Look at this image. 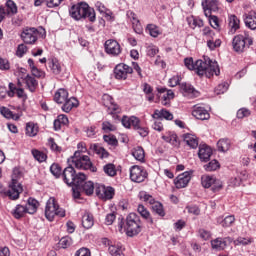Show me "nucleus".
Listing matches in <instances>:
<instances>
[{"label": "nucleus", "instance_id": "nucleus-1", "mask_svg": "<svg viewBox=\"0 0 256 256\" xmlns=\"http://www.w3.org/2000/svg\"><path fill=\"white\" fill-rule=\"evenodd\" d=\"M194 71H196L197 75L200 77L205 75V77L208 78L213 77V75H219V73H221L217 61H213L207 56H204L203 60H197L195 62Z\"/></svg>", "mask_w": 256, "mask_h": 256}, {"label": "nucleus", "instance_id": "nucleus-2", "mask_svg": "<svg viewBox=\"0 0 256 256\" xmlns=\"http://www.w3.org/2000/svg\"><path fill=\"white\" fill-rule=\"evenodd\" d=\"M70 17L75 19V21H81V19H89L90 23H95L97 17L95 14V9L89 6L85 2H80L73 5L69 10Z\"/></svg>", "mask_w": 256, "mask_h": 256}, {"label": "nucleus", "instance_id": "nucleus-3", "mask_svg": "<svg viewBox=\"0 0 256 256\" xmlns=\"http://www.w3.org/2000/svg\"><path fill=\"white\" fill-rule=\"evenodd\" d=\"M68 163L76 169H83L84 171L90 170L92 173H97V167L93 166L91 159L87 155L81 154L79 151H76L74 155L68 159Z\"/></svg>", "mask_w": 256, "mask_h": 256}, {"label": "nucleus", "instance_id": "nucleus-4", "mask_svg": "<svg viewBox=\"0 0 256 256\" xmlns=\"http://www.w3.org/2000/svg\"><path fill=\"white\" fill-rule=\"evenodd\" d=\"M124 231L128 237H135L141 233V218L135 213L127 215L124 225Z\"/></svg>", "mask_w": 256, "mask_h": 256}, {"label": "nucleus", "instance_id": "nucleus-5", "mask_svg": "<svg viewBox=\"0 0 256 256\" xmlns=\"http://www.w3.org/2000/svg\"><path fill=\"white\" fill-rule=\"evenodd\" d=\"M45 35V30L43 28L37 29L35 27H26L21 32V39L26 45H35L37 39Z\"/></svg>", "mask_w": 256, "mask_h": 256}, {"label": "nucleus", "instance_id": "nucleus-6", "mask_svg": "<svg viewBox=\"0 0 256 256\" xmlns=\"http://www.w3.org/2000/svg\"><path fill=\"white\" fill-rule=\"evenodd\" d=\"M65 217V210L59 207L57 200L51 197L46 202L45 217L48 221H53L55 217Z\"/></svg>", "mask_w": 256, "mask_h": 256}, {"label": "nucleus", "instance_id": "nucleus-7", "mask_svg": "<svg viewBox=\"0 0 256 256\" xmlns=\"http://www.w3.org/2000/svg\"><path fill=\"white\" fill-rule=\"evenodd\" d=\"M253 45V38L250 37L249 33L243 32L233 38L232 46L236 53H243L246 47Z\"/></svg>", "mask_w": 256, "mask_h": 256}, {"label": "nucleus", "instance_id": "nucleus-8", "mask_svg": "<svg viewBox=\"0 0 256 256\" xmlns=\"http://www.w3.org/2000/svg\"><path fill=\"white\" fill-rule=\"evenodd\" d=\"M21 193H23V186L21 185V183H19V180H17V176H13L12 182L9 184V188L5 192V194L12 201H17Z\"/></svg>", "mask_w": 256, "mask_h": 256}, {"label": "nucleus", "instance_id": "nucleus-9", "mask_svg": "<svg viewBox=\"0 0 256 256\" xmlns=\"http://www.w3.org/2000/svg\"><path fill=\"white\" fill-rule=\"evenodd\" d=\"M201 184L205 189H209V187H212V191L214 193L223 189V182L215 178V176L211 175H203L201 177Z\"/></svg>", "mask_w": 256, "mask_h": 256}, {"label": "nucleus", "instance_id": "nucleus-10", "mask_svg": "<svg viewBox=\"0 0 256 256\" xmlns=\"http://www.w3.org/2000/svg\"><path fill=\"white\" fill-rule=\"evenodd\" d=\"M102 101L105 107L108 109V114L113 116V119H119L117 113H121L119 106L113 102V97L109 94H104L102 96Z\"/></svg>", "mask_w": 256, "mask_h": 256}, {"label": "nucleus", "instance_id": "nucleus-11", "mask_svg": "<svg viewBox=\"0 0 256 256\" xmlns=\"http://www.w3.org/2000/svg\"><path fill=\"white\" fill-rule=\"evenodd\" d=\"M147 170L140 166H132L130 168V179L134 183H143L147 179Z\"/></svg>", "mask_w": 256, "mask_h": 256}, {"label": "nucleus", "instance_id": "nucleus-12", "mask_svg": "<svg viewBox=\"0 0 256 256\" xmlns=\"http://www.w3.org/2000/svg\"><path fill=\"white\" fill-rule=\"evenodd\" d=\"M131 73H133V68L125 63L117 64L114 68V77L118 80L125 81Z\"/></svg>", "mask_w": 256, "mask_h": 256}, {"label": "nucleus", "instance_id": "nucleus-13", "mask_svg": "<svg viewBox=\"0 0 256 256\" xmlns=\"http://www.w3.org/2000/svg\"><path fill=\"white\" fill-rule=\"evenodd\" d=\"M95 192L99 199H104L105 201L113 199V195H115V189L113 187H105V185L101 184L96 186Z\"/></svg>", "mask_w": 256, "mask_h": 256}, {"label": "nucleus", "instance_id": "nucleus-14", "mask_svg": "<svg viewBox=\"0 0 256 256\" xmlns=\"http://www.w3.org/2000/svg\"><path fill=\"white\" fill-rule=\"evenodd\" d=\"M191 175H193V171H186L182 174H179L177 178L174 180L175 186L177 189H185L187 185H189V181H191Z\"/></svg>", "mask_w": 256, "mask_h": 256}, {"label": "nucleus", "instance_id": "nucleus-15", "mask_svg": "<svg viewBox=\"0 0 256 256\" xmlns=\"http://www.w3.org/2000/svg\"><path fill=\"white\" fill-rule=\"evenodd\" d=\"M233 243V238L225 237V238H216L211 241L212 249L215 251H225L227 245H231Z\"/></svg>", "mask_w": 256, "mask_h": 256}, {"label": "nucleus", "instance_id": "nucleus-16", "mask_svg": "<svg viewBox=\"0 0 256 256\" xmlns=\"http://www.w3.org/2000/svg\"><path fill=\"white\" fill-rule=\"evenodd\" d=\"M104 47L108 55H113V57H117V55L121 54V45L116 40H107Z\"/></svg>", "mask_w": 256, "mask_h": 256}, {"label": "nucleus", "instance_id": "nucleus-17", "mask_svg": "<svg viewBox=\"0 0 256 256\" xmlns=\"http://www.w3.org/2000/svg\"><path fill=\"white\" fill-rule=\"evenodd\" d=\"M121 122L123 127H126V129H130L131 127H133V129L137 130L141 126V120H139V118H137L136 116H123Z\"/></svg>", "mask_w": 256, "mask_h": 256}, {"label": "nucleus", "instance_id": "nucleus-18", "mask_svg": "<svg viewBox=\"0 0 256 256\" xmlns=\"http://www.w3.org/2000/svg\"><path fill=\"white\" fill-rule=\"evenodd\" d=\"M70 166L66 167L63 171V179L64 182L66 183V185H73L74 181H75V168H73V165H71L69 163Z\"/></svg>", "mask_w": 256, "mask_h": 256}, {"label": "nucleus", "instance_id": "nucleus-19", "mask_svg": "<svg viewBox=\"0 0 256 256\" xmlns=\"http://www.w3.org/2000/svg\"><path fill=\"white\" fill-rule=\"evenodd\" d=\"M192 115L193 117H195V119H199L200 121H207L211 117L209 111H207L204 107L201 106H194Z\"/></svg>", "mask_w": 256, "mask_h": 256}, {"label": "nucleus", "instance_id": "nucleus-20", "mask_svg": "<svg viewBox=\"0 0 256 256\" xmlns=\"http://www.w3.org/2000/svg\"><path fill=\"white\" fill-rule=\"evenodd\" d=\"M213 155V150L211 147L203 144L199 146L198 156L201 161H209L211 159V156Z\"/></svg>", "mask_w": 256, "mask_h": 256}, {"label": "nucleus", "instance_id": "nucleus-21", "mask_svg": "<svg viewBox=\"0 0 256 256\" xmlns=\"http://www.w3.org/2000/svg\"><path fill=\"white\" fill-rule=\"evenodd\" d=\"M22 81H24L27 89H29L31 93H35V91H37V87H39V82L37 81V79H35V77L31 75H26L24 77L22 76Z\"/></svg>", "mask_w": 256, "mask_h": 256}, {"label": "nucleus", "instance_id": "nucleus-22", "mask_svg": "<svg viewBox=\"0 0 256 256\" xmlns=\"http://www.w3.org/2000/svg\"><path fill=\"white\" fill-rule=\"evenodd\" d=\"M244 23L248 29H256V12L255 11H250L246 14H244Z\"/></svg>", "mask_w": 256, "mask_h": 256}, {"label": "nucleus", "instance_id": "nucleus-23", "mask_svg": "<svg viewBox=\"0 0 256 256\" xmlns=\"http://www.w3.org/2000/svg\"><path fill=\"white\" fill-rule=\"evenodd\" d=\"M9 89L10 91H8V97H15V95H17L19 99H27V94H25V90H23V88H17L15 84L10 83Z\"/></svg>", "mask_w": 256, "mask_h": 256}, {"label": "nucleus", "instance_id": "nucleus-24", "mask_svg": "<svg viewBox=\"0 0 256 256\" xmlns=\"http://www.w3.org/2000/svg\"><path fill=\"white\" fill-rule=\"evenodd\" d=\"M95 7L100 15H103L107 21H113V12L101 2H96Z\"/></svg>", "mask_w": 256, "mask_h": 256}, {"label": "nucleus", "instance_id": "nucleus-25", "mask_svg": "<svg viewBox=\"0 0 256 256\" xmlns=\"http://www.w3.org/2000/svg\"><path fill=\"white\" fill-rule=\"evenodd\" d=\"M152 118L156 120L166 119V121H173V114L166 109L155 110L152 114Z\"/></svg>", "mask_w": 256, "mask_h": 256}, {"label": "nucleus", "instance_id": "nucleus-26", "mask_svg": "<svg viewBox=\"0 0 256 256\" xmlns=\"http://www.w3.org/2000/svg\"><path fill=\"white\" fill-rule=\"evenodd\" d=\"M68 98H69V92H67V90L63 88L58 89L57 92L54 94V101L59 105H62V103H65V101H67Z\"/></svg>", "mask_w": 256, "mask_h": 256}, {"label": "nucleus", "instance_id": "nucleus-27", "mask_svg": "<svg viewBox=\"0 0 256 256\" xmlns=\"http://www.w3.org/2000/svg\"><path fill=\"white\" fill-rule=\"evenodd\" d=\"M183 139L184 143H186V145L191 149H197V147H199V140L197 139V136L193 134H184Z\"/></svg>", "mask_w": 256, "mask_h": 256}, {"label": "nucleus", "instance_id": "nucleus-28", "mask_svg": "<svg viewBox=\"0 0 256 256\" xmlns=\"http://www.w3.org/2000/svg\"><path fill=\"white\" fill-rule=\"evenodd\" d=\"M180 87H181V91H183L184 95H186L187 97L199 96V92L195 90V88L191 86V84L182 83Z\"/></svg>", "mask_w": 256, "mask_h": 256}, {"label": "nucleus", "instance_id": "nucleus-29", "mask_svg": "<svg viewBox=\"0 0 256 256\" xmlns=\"http://www.w3.org/2000/svg\"><path fill=\"white\" fill-rule=\"evenodd\" d=\"M48 67L51 73H53V75H60L61 71H63V67L61 66V63L59 62V60L55 58L49 60Z\"/></svg>", "mask_w": 256, "mask_h": 256}, {"label": "nucleus", "instance_id": "nucleus-30", "mask_svg": "<svg viewBox=\"0 0 256 256\" xmlns=\"http://www.w3.org/2000/svg\"><path fill=\"white\" fill-rule=\"evenodd\" d=\"M73 107H79V100H77V98L75 97L66 99V101H64V104L62 106V110L65 113H69L71 109H73Z\"/></svg>", "mask_w": 256, "mask_h": 256}, {"label": "nucleus", "instance_id": "nucleus-31", "mask_svg": "<svg viewBox=\"0 0 256 256\" xmlns=\"http://www.w3.org/2000/svg\"><path fill=\"white\" fill-rule=\"evenodd\" d=\"M24 207L26 209V213H29V215H33L37 213V207H39V202L34 198H29L27 204Z\"/></svg>", "mask_w": 256, "mask_h": 256}, {"label": "nucleus", "instance_id": "nucleus-32", "mask_svg": "<svg viewBox=\"0 0 256 256\" xmlns=\"http://www.w3.org/2000/svg\"><path fill=\"white\" fill-rule=\"evenodd\" d=\"M95 225V220L93 219V214L85 212L82 216V226L84 229H91Z\"/></svg>", "mask_w": 256, "mask_h": 256}, {"label": "nucleus", "instance_id": "nucleus-33", "mask_svg": "<svg viewBox=\"0 0 256 256\" xmlns=\"http://www.w3.org/2000/svg\"><path fill=\"white\" fill-rule=\"evenodd\" d=\"M86 180H87V175H85V173H83V172H79V173L75 174L74 182L72 183V185L74 187H76L77 189L81 190V187L83 185H85Z\"/></svg>", "mask_w": 256, "mask_h": 256}, {"label": "nucleus", "instance_id": "nucleus-34", "mask_svg": "<svg viewBox=\"0 0 256 256\" xmlns=\"http://www.w3.org/2000/svg\"><path fill=\"white\" fill-rule=\"evenodd\" d=\"M108 251L112 256H125V254L123 253V251H125V248H123L121 244L110 245Z\"/></svg>", "mask_w": 256, "mask_h": 256}, {"label": "nucleus", "instance_id": "nucleus-35", "mask_svg": "<svg viewBox=\"0 0 256 256\" xmlns=\"http://www.w3.org/2000/svg\"><path fill=\"white\" fill-rule=\"evenodd\" d=\"M132 155L136 161L143 163L145 161V150L141 146H137L132 150Z\"/></svg>", "mask_w": 256, "mask_h": 256}, {"label": "nucleus", "instance_id": "nucleus-36", "mask_svg": "<svg viewBox=\"0 0 256 256\" xmlns=\"http://www.w3.org/2000/svg\"><path fill=\"white\" fill-rule=\"evenodd\" d=\"M217 223L222 225V227H231L235 223V216L229 215L226 216L224 219L222 217L217 218Z\"/></svg>", "mask_w": 256, "mask_h": 256}, {"label": "nucleus", "instance_id": "nucleus-37", "mask_svg": "<svg viewBox=\"0 0 256 256\" xmlns=\"http://www.w3.org/2000/svg\"><path fill=\"white\" fill-rule=\"evenodd\" d=\"M218 151L222 153H227L231 149V140L229 139H220L217 143Z\"/></svg>", "mask_w": 256, "mask_h": 256}, {"label": "nucleus", "instance_id": "nucleus-38", "mask_svg": "<svg viewBox=\"0 0 256 256\" xmlns=\"http://www.w3.org/2000/svg\"><path fill=\"white\" fill-rule=\"evenodd\" d=\"M27 210L24 205L18 204L15 209L12 211V215L15 219H21V217H25Z\"/></svg>", "mask_w": 256, "mask_h": 256}, {"label": "nucleus", "instance_id": "nucleus-39", "mask_svg": "<svg viewBox=\"0 0 256 256\" xmlns=\"http://www.w3.org/2000/svg\"><path fill=\"white\" fill-rule=\"evenodd\" d=\"M232 243L235 246H239V245L247 246V245H251V243H253V238L239 236L236 240H233Z\"/></svg>", "mask_w": 256, "mask_h": 256}, {"label": "nucleus", "instance_id": "nucleus-40", "mask_svg": "<svg viewBox=\"0 0 256 256\" xmlns=\"http://www.w3.org/2000/svg\"><path fill=\"white\" fill-rule=\"evenodd\" d=\"M138 213L141 215V217H143V219H146L148 223L153 225V218H151V214L147 211L145 206L141 204L138 205Z\"/></svg>", "mask_w": 256, "mask_h": 256}, {"label": "nucleus", "instance_id": "nucleus-41", "mask_svg": "<svg viewBox=\"0 0 256 256\" xmlns=\"http://www.w3.org/2000/svg\"><path fill=\"white\" fill-rule=\"evenodd\" d=\"M187 23L191 29H195L196 27H203V20L199 18H195L194 16H190L187 18Z\"/></svg>", "mask_w": 256, "mask_h": 256}, {"label": "nucleus", "instance_id": "nucleus-42", "mask_svg": "<svg viewBox=\"0 0 256 256\" xmlns=\"http://www.w3.org/2000/svg\"><path fill=\"white\" fill-rule=\"evenodd\" d=\"M0 113L6 119H13L14 121H17L19 119V115L13 114V112H11V110H9V108H7V107H1Z\"/></svg>", "mask_w": 256, "mask_h": 256}, {"label": "nucleus", "instance_id": "nucleus-43", "mask_svg": "<svg viewBox=\"0 0 256 256\" xmlns=\"http://www.w3.org/2000/svg\"><path fill=\"white\" fill-rule=\"evenodd\" d=\"M162 139L166 143H170L173 147H179V139L177 138V134H170L167 136H162Z\"/></svg>", "mask_w": 256, "mask_h": 256}, {"label": "nucleus", "instance_id": "nucleus-44", "mask_svg": "<svg viewBox=\"0 0 256 256\" xmlns=\"http://www.w3.org/2000/svg\"><path fill=\"white\" fill-rule=\"evenodd\" d=\"M103 171L108 177H115V175H117V168H115V164L112 163L104 165Z\"/></svg>", "mask_w": 256, "mask_h": 256}, {"label": "nucleus", "instance_id": "nucleus-45", "mask_svg": "<svg viewBox=\"0 0 256 256\" xmlns=\"http://www.w3.org/2000/svg\"><path fill=\"white\" fill-rule=\"evenodd\" d=\"M37 133H39V127H37V125L33 123H28L26 125V135H28V137H35Z\"/></svg>", "mask_w": 256, "mask_h": 256}, {"label": "nucleus", "instance_id": "nucleus-46", "mask_svg": "<svg viewBox=\"0 0 256 256\" xmlns=\"http://www.w3.org/2000/svg\"><path fill=\"white\" fill-rule=\"evenodd\" d=\"M239 19L237 18V16L235 15H231L229 17V27L231 29L232 33H235V31H237V29H239Z\"/></svg>", "mask_w": 256, "mask_h": 256}, {"label": "nucleus", "instance_id": "nucleus-47", "mask_svg": "<svg viewBox=\"0 0 256 256\" xmlns=\"http://www.w3.org/2000/svg\"><path fill=\"white\" fill-rule=\"evenodd\" d=\"M81 190L86 193V195H93V191H95V185L92 181L85 182L81 187Z\"/></svg>", "mask_w": 256, "mask_h": 256}, {"label": "nucleus", "instance_id": "nucleus-48", "mask_svg": "<svg viewBox=\"0 0 256 256\" xmlns=\"http://www.w3.org/2000/svg\"><path fill=\"white\" fill-rule=\"evenodd\" d=\"M32 155L36 161H39V163H43V161H47V154L37 150L33 149L32 150Z\"/></svg>", "mask_w": 256, "mask_h": 256}, {"label": "nucleus", "instance_id": "nucleus-49", "mask_svg": "<svg viewBox=\"0 0 256 256\" xmlns=\"http://www.w3.org/2000/svg\"><path fill=\"white\" fill-rule=\"evenodd\" d=\"M152 210L154 213H157V215H160V217H165V210L163 209V204L160 202H154L152 204Z\"/></svg>", "mask_w": 256, "mask_h": 256}, {"label": "nucleus", "instance_id": "nucleus-50", "mask_svg": "<svg viewBox=\"0 0 256 256\" xmlns=\"http://www.w3.org/2000/svg\"><path fill=\"white\" fill-rule=\"evenodd\" d=\"M94 151L96 153V155H99L100 159H107V157H109V152H107V150H105V148L101 147V146H94Z\"/></svg>", "mask_w": 256, "mask_h": 256}, {"label": "nucleus", "instance_id": "nucleus-51", "mask_svg": "<svg viewBox=\"0 0 256 256\" xmlns=\"http://www.w3.org/2000/svg\"><path fill=\"white\" fill-rule=\"evenodd\" d=\"M149 35H151V37H159V27H157V25L155 24H148L146 27Z\"/></svg>", "mask_w": 256, "mask_h": 256}, {"label": "nucleus", "instance_id": "nucleus-52", "mask_svg": "<svg viewBox=\"0 0 256 256\" xmlns=\"http://www.w3.org/2000/svg\"><path fill=\"white\" fill-rule=\"evenodd\" d=\"M6 13L9 15L10 13H12V15H15V13H17V5L15 4V2H13V0H8L6 2Z\"/></svg>", "mask_w": 256, "mask_h": 256}, {"label": "nucleus", "instance_id": "nucleus-53", "mask_svg": "<svg viewBox=\"0 0 256 256\" xmlns=\"http://www.w3.org/2000/svg\"><path fill=\"white\" fill-rule=\"evenodd\" d=\"M211 11H219V1L217 0H205V4Z\"/></svg>", "mask_w": 256, "mask_h": 256}, {"label": "nucleus", "instance_id": "nucleus-54", "mask_svg": "<svg viewBox=\"0 0 256 256\" xmlns=\"http://www.w3.org/2000/svg\"><path fill=\"white\" fill-rule=\"evenodd\" d=\"M139 197L146 203H150V205H153L155 203V198H153V196H151L147 192H140Z\"/></svg>", "mask_w": 256, "mask_h": 256}, {"label": "nucleus", "instance_id": "nucleus-55", "mask_svg": "<svg viewBox=\"0 0 256 256\" xmlns=\"http://www.w3.org/2000/svg\"><path fill=\"white\" fill-rule=\"evenodd\" d=\"M227 89H229V84L227 82H224L222 84H219L214 91L216 95H223V93H225Z\"/></svg>", "mask_w": 256, "mask_h": 256}, {"label": "nucleus", "instance_id": "nucleus-56", "mask_svg": "<svg viewBox=\"0 0 256 256\" xmlns=\"http://www.w3.org/2000/svg\"><path fill=\"white\" fill-rule=\"evenodd\" d=\"M205 171H217L219 169V162L217 160H212L204 166Z\"/></svg>", "mask_w": 256, "mask_h": 256}, {"label": "nucleus", "instance_id": "nucleus-57", "mask_svg": "<svg viewBox=\"0 0 256 256\" xmlns=\"http://www.w3.org/2000/svg\"><path fill=\"white\" fill-rule=\"evenodd\" d=\"M212 39L213 38H209L207 40V47H209L211 51H214V49H217V47H221V40L217 39L213 41Z\"/></svg>", "mask_w": 256, "mask_h": 256}, {"label": "nucleus", "instance_id": "nucleus-58", "mask_svg": "<svg viewBox=\"0 0 256 256\" xmlns=\"http://www.w3.org/2000/svg\"><path fill=\"white\" fill-rule=\"evenodd\" d=\"M102 129L105 131V133H109L111 131H116L117 127L109 121H105L102 123Z\"/></svg>", "mask_w": 256, "mask_h": 256}, {"label": "nucleus", "instance_id": "nucleus-59", "mask_svg": "<svg viewBox=\"0 0 256 256\" xmlns=\"http://www.w3.org/2000/svg\"><path fill=\"white\" fill-rule=\"evenodd\" d=\"M50 171L54 177H59L61 175V166L59 164H52Z\"/></svg>", "mask_w": 256, "mask_h": 256}, {"label": "nucleus", "instance_id": "nucleus-60", "mask_svg": "<svg viewBox=\"0 0 256 256\" xmlns=\"http://www.w3.org/2000/svg\"><path fill=\"white\" fill-rule=\"evenodd\" d=\"M202 35L203 37H206V39H213L215 33L213 32V30H211L210 27H205L204 29H202Z\"/></svg>", "mask_w": 256, "mask_h": 256}, {"label": "nucleus", "instance_id": "nucleus-61", "mask_svg": "<svg viewBox=\"0 0 256 256\" xmlns=\"http://www.w3.org/2000/svg\"><path fill=\"white\" fill-rule=\"evenodd\" d=\"M173 97H175V94L173 93V91L171 90H168L166 92V94H164L162 96V99H163V105H167V103H169L168 101H171V99H173Z\"/></svg>", "mask_w": 256, "mask_h": 256}, {"label": "nucleus", "instance_id": "nucleus-62", "mask_svg": "<svg viewBox=\"0 0 256 256\" xmlns=\"http://www.w3.org/2000/svg\"><path fill=\"white\" fill-rule=\"evenodd\" d=\"M184 65L189 69L190 71H195V62L193 61V58H185L184 59Z\"/></svg>", "mask_w": 256, "mask_h": 256}, {"label": "nucleus", "instance_id": "nucleus-63", "mask_svg": "<svg viewBox=\"0 0 256 256\" xmlns=\"http://www.w3.org/2000/svg\"><path fill=\"white\" fill-rule=\"evenodd\" d=\"M75 256H91V250H89V248L82 247L76 251Z\"/></svg>", "mask_w": 256, "mask_h": 256}, {"label": "nucleus", "instance_id": "nucleus-64", "mask_svg": "<svg viewBox=\"0 0 256 256\" xmlns=\"http://www.w3.org/2000/svg\"><path fill=\"white\" fill-rule=\"evenodd\" d=\"M25 53H27V47L25 46V44L18 45V48H17V51H16L17 57H23V55Z\"/></svg>", "mask_w": 256, "mask_h": 256}]
</instances>
